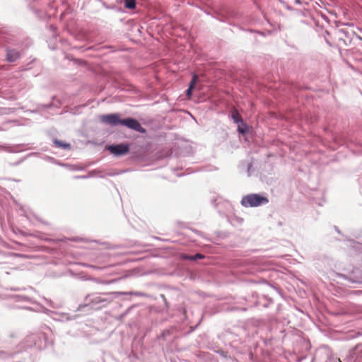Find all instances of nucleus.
<instances>
[{
	"label": "nucleus",
	"mask_w": 362,
	"mask_h": 362,
	"mask_svg": "<svg viewBox=\"0 0 362 362\" xmlns=\"http://www.w3.org/2000/svg\"><path fill=\"white\" fill-rule=\"evenodd\" d=\"M100 120L111 126L122 125L140 133L146 132V130L141 124L133 118L121 119L118 114H109L101 115Z\"/></svg>",
	"instance_id": "nucleus-1"
},
{
	"label": "nucleus",
	"mask_w": 362,
	"mask_h": 362,
	"mask_svg": "<svg viewBox=\"0 0 362 362\" xmlns=\"http://www.w3.org/2000/svg\"><path fill=\"white\" fill-rule=\"evenodd\" d=\"M268 202L269 200L267 197L257 194H248L244 197L241 201V204L245 207H255Z\"/></svg>",
	"instance_id": "nucleus-2"
},
{
	"label": "nucleus",
	"mask_w": 362,
	"mask_h": 362,
	"mask_svg": "<svg viewBox=\"0 0 362 362\" xmlns=\"http://www.w3.org/2000/svg\"><path fill=\"white\" fill-rule=\"evenodd\" d=\"M107 149L115 156H121L124 155L129 152V146L127 144H121L109 146Z\"/></svg>",
	"instance_id": "nucleus-3"
},
{
	"label": "nucleus",
	"mask_w": 362,
	"mask_h": 362,
	"mask_svg": "<svg viewBox=\"0 0 362 362\" xmlns=\"http://www.w3.org/2000/svg\"><path fill=\"white\" fill-rule=\"evenodd\" d=\"M20 52L16 49H9L7 51L6 59L9 62H14L19 59Z\"/></svg>",
	"instance_id": "nucleus-4"
},
{
	"label": "nucleus",
	"mask_w": 362,
	"mask_h": 362,
	"mask_svg": "<svg viewBox=\"0 0 362 362\" xmlns=\"http://www.w3.org/2000/svg\"><path fill=\"white\" fill-rule=\"evenodd\" d=\"M197 80L198 76L197 75H194L189 86V88L187 90V95L188 98H190L192 96V90L194 89L195 84L197 83Z\"/></svg>",
	"instance_id": "nucleus-5"
},
{
	"label": "nucleus",
	"mask_w": 362,
	"mask_h": 362,
	"mask_svg": "<svg viewBox=\"0 0 362 362\" xmlns=\"http://www.w3.org/2000/svg\"><path fill=\"white\" fill-rule=\"evenodd\" d=\"M182 259H189V260H196L198 259H203L204 256L201 254H197L194 256H189L187 255H181Z\"/></svg>",
	"instance_id": "nucleus-6"
},
{
	"label": "nucleus",
	"mask_w": 362,
	"mask_h": 362,
	"mask_svg": "<svg viewBox=\"0 0 362 362\" xmlns=\"http://www.w3.org/2000/svg\"><path fill=\"white\" fill-rule=\"evenodd\" d=\"M232 118L233 119V121L235 122V123H238V122H241V123H243V121L239 114V112H238L237 110H234L232 112Z\"/></svg>",
	"instance_id": "nucleus-7"
},
{
	"label": "nucleus",
	"mask_w": 362,
	"mask_h": 362,
	"mask_svg": "<svg viewBox=\"0 0 362 362\" xmlns=\"http://www.w3.org/2000/svg\"><path fill=\"white\" fill-rule=\"evenodd\" d=\"M125 7L129 9H134L136 7L135 0H125Z\"/></svg>",
	"instance_id": "nucleus-8"
},
{
	"label": "nucleus",
	"mask_w": 362,
	"mask_h": 362,
	"mask_svg": "<svg viewBox=\"0 0 362 362\" xmlns=\"http://www.w3.org/2000/svg\"><path fill=\"white\" fill-rule=\"evenodd\" d=\"M54 143L56 144V145L58 146V147H62L63 148H69L70 147V144H64L63 142L62 141H55Z\"/></svg>",
	"instance_id": "nucleus-9"
},
{
	"label": "nucleus",
	"mask_w": 362,
	"mask_h": 362,
	"mask_svg": "<svg viewBox=\"0 0 362 362\" xmlns=\"http://www.w3.org/2000/svg\"><path fill=\"white\" fill-rule=\"evenodd\" d=\"M242 124H243L245 127L243 128V127H242L241 126H240V125H239V126H238V131H239L240 133L244 134V133H245V132H246V131H247V129H247V127H246L245 124H244V123H242Z\"/></svg>",
	"instance_id": "nucleus-10"
},
{
	"label": "nucleus",
	"mask_w": 362,
	"mask_h": 362,
	"mask_svg": "<svg viewBox=\"0 0 362 362\" xmlns=\"http://www.w3.org/2000/svg\"><path fill=\"white\" fill-rule=\"evenodd\" d=\"M95 302L96 303H103V302H106L107 300L104 298H95Z\"/></svg>",
	"instance_id": "nucleus-11"
},
{
	"label": "nucleus",
	"mask_w": 362,
	"mask_h": 362,
	"mask_svg": "<svg viewBox=\"0 0 362 362\" xmlns=\"http://www.w3.org/2000/svg\"><path fill=\"white\" fill-rule=\"evenodd\" d=\"M291 2H293L296 4H300L301 0H291Z\"/></svg>",
	"instance_id": "nucleus-12"
},
{
	"label": "nucleus",
	"mask_w": 362,
	"mask_h": 362,
	"mask_svg": "<svg viewBox=\"0 0 362 362\" xmlns=\"http://www.w3.org/2000/svg\"><path fill=\"white\" fill-rule=\"evenodd\" d=\"M106 294H107V295L123 294V293L110 292V293H107Z\"/></svg>",
	"instance_id": "nucleus-13"
}]
</instances>
